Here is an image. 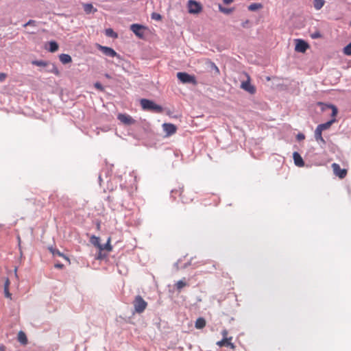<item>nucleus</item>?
<instances>
[{"label": "nucleus", "mask_w": 351, "mask_h": 351, "mask_svg": "<svg viewBox=\"0 0 351 351\" xmlns=\"http://www.w3.org/2000/svg\"><path fill=\"white\" fill-rule=\"evenodd\" d=\"M140 103L142 108L145 110H149L157 113H161L162 112V107L155 104L152 100L147 99H141Z\"/></svg>", "instance_id": "f257e3e1"}, {"label": "nucleus", "mask_w": 351, "mask_h": 351, "mask_svg": "<svg viewBox=\"0 0 351 351\" xmlns=\"http://www.w3.org/2000/svg\"><path fill=\"white\" fill-rule=\"evenodd\" d=\"M132 304L134 307V313L138 314L143 313L148 305L147 302L140 295L135 296L132 302Z\"/></svg>", "instance_id": "f03ea898"}, {"label": "nucleus", "mask_w": 351, "mask_h": 351, "mask_svg": "<svg viewBox=\"0 0 351 351\" xmlns=\"http://www.w3.org/2000/svg\"><path fill=\"white\" fill-rule=\"evenodd\" d=\"M178 79L184 84H196V79L194 75H191L184 72H178L177 73Z\"/></svg>", "instance_id": "7ed1b4c3"}, {"label": "nucleus", "mask_w": 351, "mask_h": 351, "mask_svg": "<svg viewBox=\"0 0 351 351\" xmlns=\"http://www.w3.org/2000/svg\"><path fill=\"white\" fill-rule=\"evenodd\" d=\"M188 8L189 12L191 14H198L202 10L201 4L194 0L189 1Z\"/></svg>", "instance_id": "20e7f679"}, {"label": "nucleus", "mask_w": 351, "mask_h": 351, "mask_svg": "<svg viewBox=\"0 0 351 351\" xmlns=\"http://www.w3.org/2000/svg\"><path fill=\"white\" fill-rule=\"evenodd\" d=\"M334 174L340 179H343L347 176V169H341L337 163H332L331 165Z\"/></svg>", "instance_id": "39448f33"}, {"label": "nucleus", "mask_w": 351, "mask_h": 351, "mask_svg": "<svg viewBox=\"0 0 351 351\" xmlns=\"http://www.w3.org/2000/svg\"><path fill=\"white\" fill-rule=\"evenodd\" d=\"M130 29L134 32V34L140 38L144 37L145 30L146 27L142 25L139 24H132L130 26Z\"/></svg>", "instance_id": "423d86ee"}, {"label": "nucleus", "mask_w": 351, "mask_h": 351, "mask_svg": "<svg viewBox=\"0 0 351 351\" xmlns=\"http://www.w3.org/2000/svg\"><path fill=\"white\" fill-rule=\"evenodd\" d=\"M97 49L106 56L111 58L119 57V55H118L117 53L111 47L102 46L98 44Z\"/></svg>", "instance_id": "0eeeda50"}, {"label": "nucleus", "mask_w": 351, "mask_h": 351, "mask_svg": "<svg viewBox=\"0 0 351 351\" xmlns=\"http://www.w3.org/2000/svg\"><path fill=\"white\" fill-rule=\"evenodd\" d=\"M117 119L125 125H131L136 123V120L127 114L120 113L117 115Z\"/></svg>", "instance_id": "6e6552de"}, {"label": "nucleus", "mask_w": 351, "mask_h": 351, "mask_svg": "<svg viewBox=\"0 0 351 351\" xmlns=\"http://www.w3.org/2000/svg\"><path fill=\"white\" fill-rule=\"evenodd\" d=\"M247 80L244 81L241 84V88L250 94H254L256 93V88L250 84V77L246 74Z\"/></svg>", "instance_id": "1a4fd4ad"}, {"label": "nucleus", "mask_w": 351, "mask_h": 351, "mask_svg": "<svg viewBox=\"0 0 351 351\" xmlns=\"http://www.w3.org/2000/svg\"><path fill=\"white\" fill-rule=\"evenodd\" d=\"M295 42V51L297 52L304 53L309 47V45L303 40L296 39Z\"/></svg>", "instance_id": "9d476101"}, {"label": "nucleus", "mask_w": 351, "mask_h": 351, "mask_svg": "<svg viewBox=\"0 0 351 351\" xmlns=\"http://www.w3.org/2000/svg\"><path fill=\"white\" fill-rule=\"evenodd\" d=\"M162 128L167 136L172 135L176 132L177 128L172 123H163Z\"/></svg>", "instance_id": "9b49d317"}, {"label": "nucleus", "mask_w": 351, "mask_h": 351, "mask_svg": "<svg viewBox=\"0 0 351 351\" xmlns=\"http://www.w3.org/2000/svg\"><path fill=\"white\" fill-rule=\"evenodd\" d=\"M206 64L210 72H211L215 76L219 75L220 74L219 68L213 62L210 60H207Z\"/></svg>", "instance_id": "f8f14e48"}, {"label": "nucleus", "mask_w": 351, "mask_h": 351, "mask_svg": "<svg viewBox=\"0 0 351 351\" xmlns=\"http://www.w3.org/2000/svg\"><path fill=\"white\" fill-rule=\"evenodd\" d=\"M48 250L53 258H56L58 256L62 257L64 259L69 262V258L63 253L60 252L59 250L56 249V247H53V246H49L48 247Z\"/></svg>", "instance_id": "ddd939ff"}, {"label": "nucleus", "mask_w": 351, "mask_h": 351, "mask_svg": "<svg viewBox=\"0 0 351 351\" xmlns=\"http://www.w3.org/2000/svg\"><path fill=\"white\" fill-rule=\"evenodd\" d=\"M232 339V337H230L229 338L222 339L221 341H218L217 343V345H218L220 347L226 346L230 348L231 349H234L235 346L234 343L231 342V340Z\"/></svg>", "instance_id": "4468645a"}, {"label": "nucleus", "mask_w": 351, "mask_h": 351, "mask_svg": "<svg viewBox=\"0 0 351 351\" xmlns=\"http://www.w3.org/2000/svg\"><path fill=\"white\" fill-rule=\"evenodd\" d=\"M45 71L53 73L57 76L60 75V73L56 65L51 62H45Z\"/></svg>", "instance_id": "2eb2a0df"}, {"label": "nucleus", "mask_w": 351, "mask_h": 351, "mask_svg": "<svg viewBox=\"0 0 351 351\" xmlns=\"http://www.w3.org/2000/svg\"><path fill=\"white\" fill-rule=\"evenodd\" d=\"M293 158L294 160V163L296 166L303 167L304 165V162L299 153L295 152L293 154Z\"/></svg>", "instance_id": "dca6fc26"}, {"label": "nucleus", "mask_w": 351, "mask_h": 351, "mask_svg": "<svg viewBox=\"0 0 351 351\" xmlns=\"http://www.w3.org/2000/svg\"><path fill=\"white\" fill-rule=\"evenodd\" d=\"M335 121H336V119L332 118V119H330V121H328L324 123L318 125L317 127L322 131L325 130H328L330 128L332 124L334 123Z\"/></svg>", "instance_id": "f3484780"}, {"label": "nucleus", "mask_w": 351, "mask_h": 351, "mask_svg": "<svg viewBox=\"0 0 351 351\" xmlns=\"http://www.w3.org/2000/svg\"><path fill=\"white\" fill-rule=\"evenodd\" d=\"M322 132V130H321L318 127H317L315 130V138L317 142H321L323 144H326V141L323 138Z\"/></svg>", "instance_id": "a211bd4d"}, {"label": "nucleus", "mask_w": 351, "mask_h": 351, "mask_svg": "<svg viewBox=\"0 0 351 351\" xmlns=\"http://www.w3.org/2000/svg\"><path fill=\"white\" fill-rule=\"evenodd\" d=\"M60 62L64 64H68L72 62V58L70 55L66 53H62L59 56Z\"/></svg>", "instance_id": "6ab92c4d"}, {"label": "nucleus", "mask_w": 351, "mask_h": 351, "mask_svg": "<svg viewBox=\"0 0 351 351\" xmlns=\"http://www.w3.org/2000/svg\"><path fill=\"white\" fill-rule=\"evenodd\" d=\"M18 341L22 344V345H26L27 343V338L25 335V333L23 331H19L18 333Z\"/></svg>", "instance_id": "aec40b11"}, {"label": "nucleus", "mask_w": 351, "mask_h": 351, "mask_svg": "<svg viewBox=\"0 0 351 351\" xmlns=\"http://www.w3.org/2000/svg\"><path fill=\"white\" fill-rule=\"evenodd\" d=\"M59 49V45L57 42L52 40L49 42V47L47 50L51 53L57 51Z\"/></svg>", "instance_id": "412c9836"}, {"label": "nucleus", "mask_w": 351, "mask_h": 351, "mask_svg": "<svg viewBox=\"0 0 351 351\" xmlns=\"http://www.w3.org/2000/svg\"><path fill=\"white\" fill-rule=\"evenodd\" d=\"M263 8V5L262 3H253L250 4L247 7V9H248L249 11L254 12V11H256L258 10L262 9Z\"/></svg>", "instance_id": "4be33fe9"}, {"label": "nucleus", "mask_w": 351, "mask_h": 351, "mask_svg": "<svg viewBox=\"0 0 351 351\" xmlns=\"http://www.w3.org/2000/svg\"><path fill=\"white\" fill-rule=\"evenodd\" d=\"M206 326V320L203 317H199L196 319L195 326L197 329H202Z\"/></svg>", "instance_id": "5701e85b"}, {"label": "nucleus", "mask_w": 351, "mask_h": 351, "mask_svg": "<svg viewBox=\"0 0 351 351\" xmlns=\"http://www.w3.org/2000/svg\"><path fill=\"white\" fill-rule=\"evenodd\" d=\"M10 280L7 278L4 283V294L7 298L11 299L12 294L9 291Z\"/></svg>", "instance_id": "b1692460"}, {"label": "nucleus", "mask_w": 351, "mask_h": 351, "mask_svg": "<svg viewBox=\"0 0 351 351\" xmlns=\"http://www.w3.org/2000/svg\"><path fill=\"white\" fill-rule=\"evenodd\" d=\"M110 238H108V241L106 244H101L100 247H98L99 251L106 250L110 252L112 250V246L110 244Z\"/></svg>", "instance_id": "393cba45"}, {"label": "nucleus", "mask_w": 351, "mask_h": 351, "mask_svg": "<svg viewBox=\"0 0 351 351\" xmlns=\"http://www.w3.org/2000/svg\"><path fill=\"white\" fill-rule=\"evenodd\" d=\"M84 10L86 14H90L96 12L97 9L94 8L91 3H86L84 4Z\"/></svg>", "instance_id": "a878e982"}, {"label": "nucleus", "mask_w": 351, "mask_h": 351, "mask_svg": "<svg viewBox=\"0 0 351 351\" xmlns=\"http://www.w3.org/2000/svg\"><path fill=\"white\" fill-rule=\"evenodd\" d=\"M219 10L221 12L228 15V14H231L234 10V8H225V7H223L221 4H219Z\"/></svg>", "instance_id": "bb28decb"}, {"label": "nucleus", "mask_w": 351, "mask_h": 351, "mask_svg": "<svg viewBox=\"0 0 351 351\" xmlns=\"http://www.w3.org/2000/svg\"><path fill=\"white\" fill-rule=\"evenodd\" d=\"M324 0H313V6L317 10H319L324 5Z\"/></svg>", "instance_id": "cd10ccee"}, {"label": "nucleus", "mask_w": 351, "mask_h": 351, "mask_svg": "<svg viewBox=\"0 0 351 351\" xmlns=\"http://www.w3.org/2000/svg\"><path fill=\"white\" fill-rule=\"evenodd\" d=\"M90 243H91L93 245L96 246L97 248H98L99 247H100L101 243H100V239H99V237H96V236H95V235H93V236L90 237Z\"/></svg>", "instance_id": "c85d7f7f"}, {"label": "nucleus", "mask_w": 351, "mask_h": 351, "mask_svg": "<svg viewBox=\"0 0 351 351\" xmlns=\"http://www.w3.org/2000/svg\"><path fill=\"white\" fill-rule=\"evenodd\" d=\"M106 35L111 38H117L118 34L111 28L106 29Z\"/></svg>", "instance_id": "c756f323"}, {"label": "nucleus", "mask_w": 351, "mask_h": 351, "mask_svg": "<svg viewBox=\"0 0 351 351\" xmlns=\"http://www.w3.org/2000/svg\"><path fill=\"white\" fill-rule=\"evenodd\" d=\"M186 285L187 284L184 280H181L177 282L175 287L178 291H180L181 289Z\"/></svg>", "instance_id": "7c9ffc66"}, {"label": "nucleus", "mask_w": 351, "mask_h": 351, "mask_svg": "<svg viewBox=\"0 0 351 351\" xmlns=\"http://www.w3.org/2000/svg\"><path fill=\"white\" fill-rule=\"evenodd\" d=\"M311 37L313 39H317L322 38V35L319 31L317 30L315 32L311 34Z\"/></svg>", "instance_id": "2f4dec72"}, {"label": "nucleus", "mask_w": 351, "mask_h": 351, "mask_svg": "<svg viewBox=\"0 0 351 351\" xmlns=\"http://www.w3.org/2000/svg\"><path fill=\"white\" fill-rule=\"evenodd\" d=\"M343 53L346 55L351 56V43L343 48Z\"/></svg>", "instance_id": "473e14b6"}, {"label": "nucleus", "mask_w": 351, "mask_h": 351, "mask_svg": "<svg viewBox=\"0 0 351 351\" xmlns=\"http://www.w3.org/2000/svg\"><path fill=\"white\" fill-rule=\"evenodd\" d=\"M329 108H332V114H331V116L335 118V117L337 114V112H338V110H337V108L336 106H335L334 105H329L328 106Z\"/></svg>", "instance_id": "72a5a7b5"}, {"label": "nucleus", "mask_w": 351, "mask_h": 351, "mask_svg": "<svg viewBox=\"0 0 351 351\" xmlns=\"http://www.w3.org/2000/svg\"><path fill=\"white\" fill-rule=\"evenodd\" d=\"M151 18L154 20L160 21L162 19V16L156 12H153L151 15Z\"/></svg>", "instance_id": "f704fd0d"}, {"label": "nucleus", "mask_w": 351, "mask_h": 351, "mask_svg": "<svg viewBox=\"0 0 351 351\" xmlns=\"http://www.w3.org/2000/svg\"><path fill=\"white\" fill-rule=\"evenodd\" d=\"M180 190H181V191H180V197H181V199H182V201L184 203H188V202H189V201H188L186 199H185V195H184V189L182 188V189H180Z\"/></svg>", "instance_id": "c9c22d12"}, {"label": "nucleus", "mask_w": 351, "mask_h": 351, "mask_svg": "<svg viewBox=\"0 0 351 351\" xmlns=\"http://www.w3.org/2000/svg\"><path fill=\"white\" fill-rule=\"evenodd\" d=\"M94 86H95L97 89H98V90H101V91H103V90H104V86H102V84H101L100 82H97L95 83Z\"/></svg>", "instance_id": "e433bc0d"}, {"label": "nucleus", "mask_w": 351, "mask_h": 351, "mask_svg": "<svg viewBox=\"0 0 351 351\" xmlns=\"http://www.w3.org/2000/svg\"><path fill=\"white\" fill-rule=\"evenodd\" d=\"M32 64L36 66H44V61L43 60H34L32 61Z\"/></svg>", "instance_id": "4c0bfd02"}, {"label": "nucleus", "mask_w": 351, "mask_h": 351, "mask_svg": "<svg viewBox=\"0 0 351 351\" xmlns=\"http://www.w3.org/2000/svg\"><path fill=\"white\" fill-rule=\"evenodd\" d=\"M296 138L298 141H302L305 138V136L302 133H299L296 136Z\"/></svg>", "instance_id": "58836bf2"}, {"label": "nucleus", "mask_w": 351, "mask_h": 351, "mask_svg": "<svg viewBox=\"0 0 351 351\" xmlns=\"http://www.w3.org/2000/svg\"><path fill=\"white\" fill-rule=\"evenodd\" d=\"M106 257V254H103L102 253V251H99L97 256V258L99 259V260H101V259H104V258Z\"/></svg>", "instance_id": "ea45409f"}, {"label": "nucleus", "mask_w": 351, "mask_h": 351, "mask_svg": "<svg viewBox=\"0 0 351 351\" xmlns=\"http://www.w3.org/2000/svg\"><path fill=\"white\" fill-rule=\"evenodd\" d=\"M250 23V21L249 20H245L241 23V26L243 28H247L249 27V24Z\"/></svg>", "instance_id": "a19ab883"}, {"label": "nucleus", "mask_w": 351, "mask_h": 351, "mask_svg": "<svg viewBox=\"0 0 351 351\" xmlns=\"http://www.w3.org/2000/svg\"><path fill=\"white\" fill-rule=\"evenodd\" d=\"M228 332L226 329H224L222 330L221 332V335L223 336V339H226V338H228Z\"/></svg>", "instance_id": "79ce46f5"}, {"label": "nucleus", "mask_w": 351, "mask_h": 351, "mask_svg": "<svg viewBox=\"0 0 351 351\" xmlns=\"http://www.w3.org/2000/svg\"><path fill=\"white\" fill-rule=\"evenodd\" d=\"M54 267L58 269H62L64 267V265L60 263H56L54 264Z\"/></svg>", "instance_id": "37998d69"}, {"label": "nucleus", "mask_w": 351, "mask_h": 351, "mask_svg": "<svg viewBox=\"0 0 351 351\" xmlns=\"http://www.w3.org/2000/svg\"><path fill=\"white\" fill-rule=\"evenodd\" d=\"M5 74L3 73H0V82L3 81L5 79Z\"/></svg>", "instance_id": "c03bdc74"}, {"label": "nucleus", "mask_w": 351, "mask_h": 351, "mask_svg": "<svg viewBox=\"0 0 351 351\" xmlns=\"http://www.w3.org/2000/svg\"><path fill=\"white\" fill-rule=\"evenodd\" d=\"M223 2L226 5H229L233 2V0H223Z\"/></svg>", "instance_id": "a18cd8bd"}, {"label": "nucleus", "mask_w": 351, "mask_h": 351, "mask_svg": "<svg viewBox=\"0 0 351 351\" xmlns=\"http://www.w3.org/2000/svg\"><path fill=\"white\" fill-rule=\"evenodd\" d=\"M35 21H32V20H29L27 23H26L24 26L26 27L27 25H32L33 23H34Z\"/></svg>", "instance_id": "49530a36"}, {"label": "nucleus", "mask_w": 351, "mask_h": 351, "mask_svg": "<svg viewBox=\"0 0 351 351\" xmlns=\"http://www.w3.org/2000/svg\"><path fill=\"white\" fill-rule=\"evenodd\" d=\"M0 351H5V347L3 346H0Z\"/></svg>", "instance_id": "de8ad7c7"}, {"label": "nucleus", "mask_w": 351, "mask_h": 351, "mask_svg": "<svg viewBox=\"0 0 351 351\" xmlns=\"http://www.w3.org/2000/svg\"><path fill=\"white\" fill-rule=\"evenodd\" d=\"M176 191H177L176 189H173V190H171V193H173L176 192Z\"/></svg>", "instance_id": "09e8293b"}, {"label": "nucleus", "mask_w": 351, "mask_h": 351, "mask_svg": "<svg viewBox=\"0 0 351 351\" xmlns=\"http://www.w3.org/2000/svg\"><path fill=\"white\" fill-rule=\"evenodd\" d=\"M18 241H19V243H20V241H21V239L19 237H18Z\"/></svg>", "instance_id": "8fccbe9b"}, {"label": "nucleus", "mask_w": 351, "mask_h": 351, "mask_svg": "<svg viewBox=\"0 0 351 351\" xmlns=\"http://www.w3.org/2000/svg\"><path fill=\"white\" fill-rule=\"evenodd\" d=\"M350 25L351 26V22L350 23Z\"/></svg>", "instance_id": "3c124183"}]
</instances>
